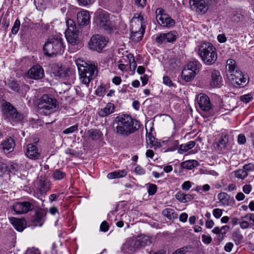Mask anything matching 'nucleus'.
Masks as SVG:
<instances>
[{"label": "nucleus", "instance_id": "f257e3e1", "mask_svg": "<svg viewBox=\"0 0 254 254\" xmlns=\"http://www.w3.org/2000/svg\"><path fill=\"white\" fill-rule=\"evenodd\" d=\"M114 131L119 135L127 137L137 131L140 122L127 114L117 116L114 120Z\"/></svg>", "mask_w": 254, "mask_h": 254}, {"label": "nucleus", "instance_id": "f03ea898", "mask_svg": "<svg viewBox=\"0 0 254 254\" xmlns=\"http://www.w3.org/2000/svg\"><path fill=\"white\" fill-rule=\"evenodd\" d=\"M76 64L81 81L88 86L90 81L97 76V66L95 64H88L81 60H76Z\"/></svg>", "mask_w": 254, "mask_h": 254}, {"label": "nucleus", "instance_id": "7ed1b4c3", "mask_svg": "<svg viewBox=\"0 0 254 254\" xmlns=\"http://www.w3.org/2000/svg\"><path fill=\"white\" fill-rule=\"evenodd\" d=\"M64 40L61 37H50L43 46V51L47 56H56L61 55L64 50Z\"/></svg>", "mask_w": 254, "mask_h": 254}, {"label": "nucleus", "instance_id": "20e7f679", "mask_svg": "<svg viewBox=\"0 0 254 254\" xmlns=\"http://www.w3.org/2000/svg\"><path fill=\"white\" fill-rule=\"evenodd\" d=\"M198 55L202 61L207 65H212L217 59V54L215 47L210 43H203L198 48Z\"/></svg>", "mask_w": 254, "mask_h": 254}, {"label": "nucleus", "instance_id": "39448f33", "mask_svg": "<svg viewBox=\"0 0 254 254\" xmlns=\"http://www.w3.org/2000/svg\"><path fill=\"white\" fill-rule=\"evenodd\" d=\"M38 109L45 115H49L58 110L59 103L52 95H43L37 101Z\"/></svg>", "mask_w": 254, "mask_h": 254}, {"label": "nucleus", "instance_id": "423d86ee", "mask_svg": "<svg viewBox=\"0 0 254 254\" xmlns=\"http://www.w3.org/2000/svg\"><path fill=\"white\" fill-rule=\"evenodd\" d=\"M3 114L8 119L13 126L21 124L24 119L23 114L18 112L10 103L5 102L2 106Z\"/></svg>", "mask_w": 254, "mask_h": 254}, {"label": "nucleus", "instance_id": "0eeeda50", "mask_svg": "<svg viewBox=\"0 0 254 254\" xmlns=\"http://www.w3.org/2000/svg\"><path fill=\"white\" fill-rule=\"evenodd\" d=\"M95 22L101 29L111 33L110 16L108 12L103 10H98L96 13Z\"/></svg>", "mask_w": 254, "mask_h": 254}, {"label": "nucleus", "instance_id": "6e6552de", "mask_svg": "<svg viewBox=\"0 0 254 254\" xmlns=\"http://www.w3.org/2000/svg\"><path fill=\"white\" fill-rule=\"evenodd\" d=\"M200 65V63L197 61L190 62L182 71V78L187 82L191 80L198 72Z\"/></svg>", "mask_w": 254, "mask_h": 254}, {"label": "nucleus", "instance_id": "1a4fd4ad", "mask_svg": "<svg viewBox=\"0 0 254 254\" xmlns=\"http://www.w3.org/2000/svg\"><path fill=\"white\" fill-rule=\"evenodd\" d=\"M109 42V39L104 36L96 34L93 35L88 43L90 49L98 52L102 51Z\"/></svg>", "mask_w": 254, "mask_h": 254}, {"label": "nucleus", "instance_id": "9d476101", "mask_svg": "<svg viewBox=\"0 0 254 254\" xmlns=\"http://www.w3.org/2000/svg\"><path fill=\"white\" fill-rule=\"evenodd\" d=\"M227 77L231 84L235 87L242 88L247 83V78L243 76L242 72L238 69L234 73L227 74Z\"/></svg>", "mask_w": 254, "mask_h": 254}, {"label": "nucleus", "instance_id": "9b49d317", "mask_svg": "<svg viewBox=\"0 0 254 254\" xmlns=\"http://www.w3.org/2000/svg\"><path fill=\"white\" fill-rule=\"evenodd\" d=\"M156 18L159 23L162 26L170 27L175 25V22L169 15L164 13V10L158 8L156 10Z\"/></svg>", "mask_w": 254, "mask_h": 254}, {"label": "nucleus", "instance_id": "f8f14e48", "mask_svg": "<svg viewBox=\"0 0 254 254\" xmlns=\"http://www.w3.org/2000/svg\"><path fill=\"white\" fill-rule=\"evenodd\" d=\"M51 74L57 78L69 76L71 73L70 68L62 66L60 64H52L50 65Z\"/></svg>", "mask_w": 254, "mask_h": 254}, {"label": "nucleus", "instance_id": "ddd939ff", "mask_svg": "<svg viewBox=\"0 0 254 254\" xmlns=\"http://www.w3.org/2000/svg\"><path fill=\"white\" fill-rule=\"evenodd\" d=\"M80 32L81 31L79 30L65 32V36L68 43L70 46H76V49H78L82 46L81 41L79 37Z\"/></svg>", "mask_w": 254, "mask_h": 254}, {"label": "nucleus", "instance_id": "4468645a", "mask_svg": "<svg viewBox=\"0 0 254 254\" xmlns=\"http://www.w3.org/2000/svg\"><path fill=\"white\" fill-rule=\"evenodd\" d=\"M138 249L136 237L128 238L122 247V251L124 254H132Z\"/></svg>", "mask_w": 254, "mask_h": 254}, {"label": "nucleus", "instance_id": "2eb2a0df", "mask_svg": "<svg viewBox=\"0 0 254 254\" xmlns=\"http://www.w3.org/2000/svg\"><path fill=\"white\" fill-rule=\"evenodd\" d=\"M178 37L176 31H171L168 33H161L157 36L155 41L158 44L163 43H174Z\"/></svg>", "mask_w": 254, "mask_h": 254}, {"label": "nucleus", "instance_id": "dca6fc26", "mask_svg": "<svg viewBox=\"0 0 254 254\" xmlns=\"http://www.w3.org/2000/svg\"><path fill=\"white\" fill-rule=\"evenodd\" d=\"M189 4L191 10L200 14L205 13L208 10L205 0H190Z\"/></svg>", "mask_w": 254, "mask_h": 254}, {"label": "nucleus", "instance_id": "f3484780", "mask_svg": "<svg viewBox=\"0 0 254 254\" xmlns=\"http://www.w3.org/2000/svg\"><path fill=\"white\" fill-rule=\"evenodd\" d=\"M41 155V149L35 143H29L26 148L25 155L31 160L38 159Z\"/></svg>", "mask_w": 254, "mask_h": 254}, {"label": "nucleus", "instance_id": "a211bd4d", "mask_svg": "<svg viewBox=\"0 0 254 254\" xmlns=\"http://www.w3.org/2000/svg\"><path fill=\"white\" fill-rule=\"evenodd\" d=\"M27 74L30 78L38 80L44 76V70L41 65L37 64L32 66L28 70Z\"/></svg>", "mask_w": 254, "mask_h": 254}, {"label": "nucleus", "instance_id": "6ab92c4d", "mask_svg": "<svg viewBox=\"0 0 254 254\" xmlns=\"http://www.w3.org/2000/svg\"><path fill=\"white\" fill-rule=\"evenodd\" d=\"M143 16L136 14L130 21L131 32L145 30L143 27Z\"/></svg>", "mask_w": 254, "mask_h": 254}, {"label": "nucleus", "instance_id": "aec40b11", "mask_svg": "<svg viewBox=\"0 0 254 254\" xmlns=\"http://www.w3.org/2000/svg\"><path fill=\"white\" fill-rule=\"evenodd\" d=\"M51 188V182L45 178H41L38 183L37 192L41 195L46 194Z\"/></svg>", "mask_w": 254, "mask_h": 254}, {"label": "nucleus", "instance_id": "412c9836", "mask_svg": "<svg viewBox=\"0 0 254 254\" xmlns=\"http://www.w3.org/2000/svg\"><path fill=\"white\" fill-rule=\"evenodd\" d=\"M197 103L200 108L203 111L208 112L211 108V103L209 97L204 94L198 95Z\"/></svg>", "mask_w": 254, "mask_h": 254}, {"label": "nucleus", "instance_id": "4be33fe9", "mask_svg": "<svg viewBox=\"0 0 254 254\" xmlns=\"http://www.w3.org/2000/svg\"><path fill=\"white\" fill-rule=\"evenodd\" d=\"M90 21V16L88 11L83 10L77 13V22L79 26H85Z\"/></svg>", "mask_w": 254, "mask_h": 254}, {"label": "nucleus", "instance_id": "5701e85b", "mask_svg": "<svg viewBox=\"0 0 254 254\" xmlns=\"http://www.w3.org/2000/svg\"><path fill=\"white\" fill-rule=\"evenodd\" d=\"M15 145L14 140L11 137L5 138L0 144V149L4 153H8L13 151Z\"/></svg>", "mask_w": 254, "mask_h": 254}, {"label": "nucleus", "instance_id": "b1692460", "mask_svg": "<svg viewBox=\"0 0 254 254\" xmlns=\"http://www.w3.org/2000/svg\"><path fill=\"white\" fill-rule=\"evenodd\" d=\"M220 205L232 206L234 204L235 200L227 193L221 192L217 195Z\"/></svg>", "mask_w": 254, "mask_h": 254}, {"label": "nucleus", "instance_id": "393cba45", "mask_svg": "<svg viewBox=\"0 0 254 254\" xmlns=\"http://www.w3.org/2000/svg\"><path fill=\"white\" fill-rule=\"evenodd\" d=\"M210 84L212 87H220L222 80L220 72L216 69L211 71Z\"/></svg>", "mask_w": 254, "mask_h": 254}, {"label": "nucleus", "instance_id": "a878e982", "mask_svg": "<svg viewBox=\"0 0 254 254\" xmlns=\"http://www.w3.org/2000/svg\"><path fill=\"white\" fill-rule=\"evenodd\" d=\"M103 136V134L100 130L91 129L87 131L86 137L88 140L93 141L100 140Z\"/></svg>", "mask_w": 254, "mask_h": 254}, {"label": "nucleus", "instance_id": "bb28decb", "mask_svg": "<svg viewBox=\"0 0 254 254\" xmlns=\"http://www.w3.org/2000/svg\"><path fill=\"white\" fill-rule=\"evenodd\" d=\"M229 229V227L227 225H225L221 228L219 227H215L212 230V232L218 235V240L219 242H221L225 237V235Z\"/></svg>", "mask_w": 254, "mask_h": 254}, {"label": "nucleus", "instance_id": "cd10ccee", "mask_svg": "<svg viewBox=\"0 0 254 254\" xmlns=\"http://www.w3.org/2000/svg\"><path fill=\"white\" fill-rule=\"evenodd\" d=\"M139 249L149 246L152 243L151 238L147 236L141 235L136 237Z\"/></svg>", "mask_w": 254, "mask_h": 254}, {"label": "nucleus", "instance_id": "c85d7f7f", "mask_svg": "<svg viewBox=\"0 0 254 254\" xmlns=\"http://www.w3.org/2000/svg\"><path fill=\"white\" fill-rule=\"evenodd\" d=\"M10 222L18 231L22 232L25 228L24 221L21 219L12 217L10 219Z\"/></svg>", "mask_w": 254, "mask_h": 254}, {"label": "nucleus", "instance_id": "c756f323", "mask_svg": "<svg viewBox=\"0 0 254 254\" xmlns=\"http://www.w3.org/2000/svg\"><path fill=\"white\" fill-rule=\"evenodd\" d=\"M46 212L44 209L41 208H38L34 210V216L32 220L36 222H40L41 220L43 219L45 216Z\"/></svg>", "mask_w": 254, "mask_h": 254}, {"label": "nucleus", "instance_id": "7c9ffc66", "mask_svg": "<svg viewBox=\"0 0 254 254\" xmlns=\"http://www.w3.org/2000/svg\"><path fill=\"white\" fill-rule=\"evenodd\" d=\"M195 145V142L194 141H190L187 143L182 144L180 146L178 150V153L180 154H183L193 148Z\"/></svg>", "mask_w": 254, "mask_h": 254}, {"label": "nucleus", "instance_id": "2f4dec72", "mask_svg": "<svg viewBox=\"0 0 254 254\" xmlns=\"http://www.w3.org/2000/svg\"><path fill=\"white\" fill-rule=\"evenodd\" d=\"M198 165V162L195 160H189L181 163V167L188 170H192Z\"/></svg>", "mask_w": 254, "mask_h": 254}, {"label": "nucleus", "instance_id": "473e14b6", "mask_svg": "<svg viewBox=\"0 0 254 254\" xmlns=\"http://www.w3.org/2000/svg\"><path fill=\"white\" fill-rule=\"evenodd\" d=\"M176 198L181 202H186L193 198L192 195L185 194L184 193L179 191L176 194Z\"/></svg>", "mask_w": 254, "mask_h": 254}, {"label": "nucleus", "instance_id": "72a5a7b5", "mask_svg": "<svg viewBox=\"0 0 254 254\" xmlns=\"http://www.w3.org/2000/svg\"><path fill=\"white\" fill-rule=\"evenodd\" d=\"M226 69L228 70V74L234 73L236 69H238L236 65V62L233 59H228L227 61Z\"/></svg>", "mask_w": 254, "mask_h": 254}, {"label": "nucleus", "instance_id": "f704fd0d", "mask_svg": "<svg viewBox=\"0 0 254 254\" xmlns=\"http://www.w3.org/2000/svg\"><path fill=\"white\" fill-rule=\"evenodd\" d=\"M163 214L169 219H175L178 218V214L172 208H166L162 212Z\"/></svg>", "mask_w": 254, "mask_h": 254}, {"label": "nucleus", "instance_id": "c9c22d12", "mask_svg": "<svg viewBox=\"0 0 254 254\" xmlns=\"http://www.w3.org/2000/svg\"><path fill=\"white\" fill-rule=\"evenodd\" d=\"M144 30L131 32L130 39L134 42H139L142 40Z\"/></svg>", "mask_w": 254, "mask_h": 254}, {"label": "nucleus", "instance_id": "e433bc0d", "mask_svg": "<svg viewBox=\"0 0 254 254\" xmlns=\"http://www.w3.org/2000/svg\"><path fill=\"white\" fill-rule=\"evenodd\" d=\"M229 19L231 21L234 22H239L243 19V16L238 11H233L231 14L229 15Z\"/></svg>", "mask_w": 254, "mask_h": 254}, {"label": "nucleus", "instance_id": "4c0bfd02", "mask_svg": "<svg viewBox=\"0 0 254 254\" xmlns=\"http://www.w3.org/2000/svg\"><path fill=\"white\" fill-rule=\"evenodd\" d=\"M66 174L60 169H56L53 171L52 176L55 180L60 181L65 177Z\"/></svg>", "mask_w": 254, "mask_h": 254}, {"label": "nucleus", "instance_id": "58836bf2", "mask_svg": "<svg viewBox=\"0 0 254 254\" xmlns=\"http://www.w3.org/2000/svg\"><path fill=\"white\" fill-rule=\"evenodd\" d=\"M30 207H11V211L14 212V214H22L32 211V209H30Z\"/></svg>", "mask_w": 254, "mask_h": 254}, {"label": "nucleus", "instance_id": "ea45409f", "mask_svg": "<svg viewBox=\"0 0 254 254\" xmlns=\"http://www.w3.org/2000/svg\"><path fill=\"white\" fill-rule=\"evenodd\" d=\"M67 29L65 31H73L76 30H79L76 27L75 22L71 19H68L66 21Z\"/></svg>", "mask_w": 254, "mask_h": 254}, {"label": "nucleus", "instance_id": "a19ab883", "mask_svg": "<svg viewBox=\"0 0 254 254\" xmlns=\"http://www.w3.org/2000/svg\"><path fill=\"white\" fill-rule=\"evenodd\" d=\"M228 141V137L227 135H222L218 143L217 146L220 148L221 150L224 148L226 147V144Z\"/></svg>", "mask_w": 254, "mask_h": 254}, {"label": "nucleus", "instance_id": "79ce46f5", "mask_svg": "<svg viewBox=\"0 0 254 254\" xmlns=\"http://www.w3.org/2000/svg\"><path fill=\"white\" fill-rule=\"evenodd\" d=\"M235 174L237 178L241 180H244L248 175V173H247L246 170L243 168V169L238 170L235 171Z\"/></svg>", "mask_w": 254, "mask_h": 254}, {"label": "nucleus", "instance_id": "37998d69", "mask_svg": "<svg viewBox=\"0 0 254 254\" xmlns=\"http://www.w3.org/2000/svg\"><path fill=\"white\" fill-rule=\"evenodd\" d=\"M7 85L9 88L15 92H18L20 90V86L19 84L15 80H9Z\"/></svg>", "mask_w": 254, "mask_h": 254}, {"label": "nucleus", "instance_id": "c03bdc74", "mask_svg": "<svg viewBox=\"0 0 254 254\" xmlns=\"http://www.w3.org/2000/svg\"><path fill=\"white\" fill-rule=\"evenodd\" d=\"M111 108V103H108L106 107L104 109H101L99 111V115L100 117H105L110 114V109Z\"/></svg>", "mask_w": 254, "mask_h": 254}, {"label": "nucleus", "instance_id": "a18cd8bd", "mask_svg": "<svg viewBox=\"0 0 254 254\" xmlns=\"http://www.w3.org/2000/svg\"><path fill=\"white\" fill-rule=\"evenodd\" d=\"M233 240L237 245L240 244L243 239V235L239 232H234L232 235Z\"/></svg>", "mask_w": 254, "mask_h": 254}, {"label": "nucleus", "instance_id": "49530a36", "mask_svg": "<svg viewBox=\"0 0 254 254\" xmlns=\"http://www.w3.org/2000/svg\"><path fill=\"white\" fill-rule=\"evenodd\" d=\"M127 172L125 170L117 171L112 172V178H119L125 176Z\"/></svg>", "mask_w": 254, "mask_h": 254}, {"label": "nucleus", "instance_id": "de8ad7c7", "mask_svg": "<svg viewBox=\"0 0 254 254\" xmlns=\"http://www.w3.org/2000/svg\"><path fill=\"white\" fill-rule=\"evenodd\" d=\"M78 127V124L74 125L66 129H65L63 131V133L68 134H70L74 132L75 131L77 130Z\"/></svg>", "mask_w": 254, "mask_h": 254}, {"label": "nucleus", "instance_id": "09e8293b", "mask_svg": "<svg viewBox=\"0 0 254 254\" xmlns=\"http://www.w3.org/2000/svg\"><path fill=\"white\" fill-rule=\"evenodd\" d=\"M127 58L129 61V63L130 64V66H132L133 69L134 70L136 67V63L135 61L134 57L133 55L131 54H129L127 55Z\"/></svg>", "mask_w": 254, "mask_h": 254}, {"label": "nucleus", "instance_id": "8fccbe9b", "mask_svg": "<svg viewBox=\"0 0 254 254\" xmlns=\"http://www.w3.org/2000/svg\"><path fill=\"white\" fill-rule=\"evenodd\" d=\"M20 25V20L18 19H16L15 21L14 25L12 26V29H11V32L13 34H16L18 32V31L19 29Z\"/></svg>", "mask_w": 254, "mask_h": 254}, {"label": "nucleus", "instance_id": "3c124183", "mask_svg": "<svg viewBox=\"0 0 254 254\" xmlns=\"http://www.w3.org/2000/svg\"><path fill=\"white\" fill-rule=\"evenodd\" d=\"M18 170V165L14 162H11L9 166L8 167V170L9 172L15 173Z\"/></svg>", "mask_w": 254, "mask_h": 254}, {"label": "nucleus", "instance_id": "603ef678", "mask_svg": "<svg viewBox=\"0 0 254 254\" xmlns=\"http://www.w3.org/2000/svg\"><path fill=\"white\" fill-rule=\"evenodd\" d=\"M179 140H174L170 142L169 144V149L170 151H174L176 150L179 146Z\"/></svg>", "mask_w": 254, "mask_h": 254}, {"label": "nucleus", "instance_id": "864d4df0", "mask_svg": "<svg viewBox=\"0 0 254 254\" xmlns=\"http://www.w3.org/2000/svg\"><path fill=\"white\" fill-rule=\"evenodd\" d=\"M155 141V137L151 133H147L146 134V142L148 144L150 145V147L154 145V142Z\"/></svg>", "mask_w": 254, "mask_h": 254}, {"label": "nucleus", "instance_id": "5fc2aeb1", "mask_svg": "<svg viewBox=\"0 0 254 254\" xmlns=\"http://www.w3.org/2000/svg\"><path fill=\"white\" fill-rule=\"evenodd\" d=\"M163 83L169 87L174 86V84L171 78L168 76H164L163 78Z\"/></svg>", "mask_w": 254, "mask_h": 254}, {"label": "nucleus", "instance_id": "6e6d98bb", "mask_svg": "<svg viewBox=\"0 0 254 254\" xmlns=\"http://www.w3.org/2000/svg\"><path fill=\"white\" fill-rule=\"evenodd\" d=\"M192 184H193V183L190 182V181H185L181 185V188L184 190H188L191 187Z\"/></svg>", "mask_w": 254, "mask_h": 254}, {"label": "nucleus", "instance_id": "4d7b16f0", "mask_svg": "<svg viewBox=\"0 0 254 254\" xmlns=\"http://www.w3.org/2000/svg\"><path fill=\"white\" fill-rule=\"evenodd\" d=\"M7 170L8 166L6 164L0 162V177L2 176Z\"/></svg>", "mask_w": 254, "mask_h": 254}, {"label": "nucleus", "instance_id": "13d9d810", "mask_svg": "<svg viewBox=\"0 0 254 254\" xmlns=\"http://www.w3.org/2000/svg\"><path fill=\"white\" fill-rule=\"evenodd\" d=\"M157 190V186L154 184H150L148 189V192L149 195H153Z\"/></svg>", "mask_w": 254, "mask_h": 254}, {"label": "nucleus", "instance_id": "bf43d9fd", "mask_svg": "<svg viewBox=\"0 0 254 254\" xmlns=\"http://www.w3.org/2000/svg\"><path fill=\"white\" fill-rule=\"evenodd\" d=\"M252 99V96L251 94H246L241 97V101L244 103H249Z\"/></svg>", "mask_w": 254, "mask_h": 254}, {"label": "nucleus", "instance_id": "052dcab7", "mask_svg": "<svg viewBox=\"0 0 254 254\" xmlns=\"http://www.w3.org/2000/svg\"><path fill=\"white\" fill-rule=\"evenodd\" d=\"M135 173L139 175H142L145 173V170L140 166H137L134 169Z\"/></svg>", "mask_w": 254, "mask_h": 254}, {"label": "nucleus", "instance_id": "680f3d73", "mask_svg": "<svg viewBox=\"0 0 254 254\" xmlns=\"http://www.w3.org/2000/svg\"><path fill=\"white\" fill-rule=\"evenodd\" d=\"M93 0H77L78 4L80 6H86L92 3Z\"/></svg>", "mask_w": 254, "mask_h": 254}, {"label": "nucleus", "instance_id": "e2e57ef3", "mask_svg": "<svg viewBox=\"0 0 254 254\" xmlns=\"http://www.w3.org/2000/svg\"><path fill=\"white\" fill-rule=\"evenodd\" d=\"M105 88L103 86H100L96 90V94L99 96H104L105 93Z\"/></svg>", "mask_w": 254, "mask_h": 254}, {"label": "nucleus", "instance_id": "0e129e2a", "mask_svg": "<svg viewBox=\"0 0 254 254\" xmlns=\"http://www.w3.org/2000/svg\"><path fill=\"white\" fill-rule=\"evenodd\" d=\"M109 226L108 223L106 221H104L101 223L100 227V230L101 231L105 232L109 230Z\"/></svg>", "mask_w": 254, "mask_h": 254}, {"label": "nucleus", "instance_id": "69168bd1", "mask_svg": "<svg viewBox=\"0 0 254 254\" xmlns=\"http://www.w3.org/2000/svg\"><path fill=\"white\" fill-rule=\"evenodd\" d=\"M245 170L248 173L249 171H254V164L252 163H249L245 164L243 166V167Z\"/></svg>", "mask_w": 254, "mask_h": 254}, {"label": "nucleus", "instance_id": "338daca9", "mask_svg": "<svg viewBox=\"0 0 254 254\" xmlns=\"http://www.w3.org/2000/svg\"><path fill=\"white\" fill-rule=\"evenodd\" d=\"M135 4L141 8H143L146 4V0H134Z\"/></svg>", "mask_w": 254, "mask_h": 254}, {"label": "nucleus", "instance_id": "774afa93", "mask_svg": "<svg viewBox=\"0 0 254 254\" xmlns=\"http://www.w3.org/2000/svg\"><path fill=\"white\" fill-rule=\"evenodd\" d=\"M25 254H40V252L38 249L33 248L28 249Z\"/></svg>", "mask_w": 254, "mask_h": 254}]
</instances>
